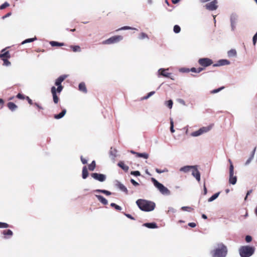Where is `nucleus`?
<instances>
[{
  "instance_id": "nucleus-34",
  "label": "nucleus",
  "mask_w": 257,
  "mask_h": 257,
  "mask_svg": "<svg viewBox=\"0 0 257 257\" xmlns=\"http://www.w3.org/2000/svg\"><path fill=\"white\" fill-rule=\"evenodd\" d=\"M36 40H37V38L36 37H35L34 38H33L27 39H26L25 40H24V41H23L22 42V44L23 45V44H26L28 43L33 42Z\"/></svg>"
},
{
  "instance_id": "nucleus-5",
  "label": "nucleus",
  "mask_w": 257,
  "mask_h": 257,
  "mask_svg": "<svg viewBox=\"0 0 257 257\" xmlns=\"http://www.w3.org/2000/svg\"><path fill=\"white\" fill-rule=\"evenodd\" d=\"M152 181L154 185L159 190L160 193L163 195H169L171 194L170 191L162 184L159 182L156 179L152 178Z\"/></svg>"
},
{
  "instance_id": "nucleus-1",
  "label": "nucleus",
  "mask_w": 257,
  "mask_h": 257,
  "mask_svg": "<svg viewBox=\"0 0 257 257\" xmlns=\"http://www.w3.org/2000/svg\"><path fill=\"white\" fill-rule=\"evenodd\" d=\"M68 76V75L66 74L60 76L55 81V85L57 87L56 88L55 86H52L51 88V92L53 96V101L55 104L58 103L59 100L57 94L60 93L63 89V86L61 83Z\"/></svg>"
},
{
  "instance_id": "nucleus-64",
  "label": "nucleus",
  "mask_w": 257,
  "mask_h": 257,
  "mask_svg": "<svg viewBox=\"0 0 257 257\" xmlns=\"http://www.w3.org/2000/svg\"><path fill=\"white\" fill-rule=\"evenodd\" d=\"M203 191H204V195H206L207 194V188L205 187V185H204Z\"/></svg>"
},
{
  "instance_id": "nucleus-12",
  "label": "nucleus",
  "mask_w": 257,
  "mask_h": 257,
  "mask_svg": "<svg viewBox=\"0 0 257 257\" xmlns=\"http://www.w3.org/2000/svg\"><path fill=\"white\" fill-rule=\"evenodd\" d=\"M91 177L96 180L103 182L106 180V176L102 174L94 173L91 174Z\"/></svg>"
},
{
  "instance_id": "nucleus-39",
  "label": "nucleus",
  "mask_w": 257,
  "mask_h": 257,
  "mask_svg": "<svg viewBox=\"0 0 257 257\" xmlns=\"http://www.w3.org/2000/svg\"><path fill=\"white\" fill-rule=\"evenodd\" d=\"M170 131L172 133L175 132V130L174 128V122L172 118H170Z\"/></svg>"
},
{
  "instance_id": "nucleus-11",
  "label": "nucleus",
  "mask_w": 257,
  "mask_h": 257,
  "mask_svg": "<svg viewBox=\"0 0 257 257\" xmlns=\"http://www.w3.org/2000/svg\"><path fill=\"white\" fill-rule=\"evenodd\" d=\"M169 70V68L165 69V68H160L158 70L157 72V76L158 77H160L161 76L170 78L172 80H174V78L171 77V73H168L167 72Z\"/></svg>"
},
{
  "instance_id": "nucleus-29",
  "label": "nucleus",
  "mask_w": 257,
  "mask_h": 257,
  "mask_svg": "<svg viewBox=\"0 0 257 257\" xmlns=\"http://www.w3.org/2000/svg\"><path fill=\"white\" fill-rule=\"evenodd\" d=\"M94 192L102 193L108 196L111 194V193L110 191L105 190L96 189Z\"/></svg>"
},
{
  "instance_id": "nucleus-9",
  "label": "nucleus",
  "mask_w": 257,
  "mask_h": 257,
  "mask_svg": "<svg viewBox=\"0 0 257 257\" xmlns=\"http://www.w3.org/2000/svg\"><path fill=\"white\" fill-rule=\"evenodd\" d=\"M198 62L200 66L203 67L209 66L213 63L212 60L208 58H200Z\"/></svg>"
},
{
  "instance_id": "nucleus-58",
  "label": "nucleus",
  "mask_w": 257,
  "mask_h": 257,
  "mask_svg": "<svg viewBox=\"0 0 257 257\" xmlns=\"http://www.w3.org/2000/svg\"><path fill=\"white\" fill-rule=\"evenodd\" d=\"M188 225L191 227H195L196 226V224L194 222H190L188 224Z\"/></svg>"
},
{
  "instance_id": "nucleus-35",
  "label": "nucleus",
  "mask_w": 257,
  "mask_h": 257,
  "mask_svg": "<svg viewBox=\"0 0 257 257\" xmlns=\"http://www.w3.org/2000/svg\"><path fill=\"white\" fill-rule=\"evenodd\" d=\"M96 166L95 162L93 161L88 166V169L90 171H93Z\"/></svg>"
},
{
  "instance_id": "nucleus-30",
  "label": "nucleus",
  "mask_w": 257,
  "mask_h": 257,
  "mask_svg": "<svg viewBox=\"0 0 257 257\" xmlns=\"http://www.w3.org/2000/svg\"><path fill=\"white\" fill-rule=\"evenodd\" d=\"M70 48L72 49L73 51L74 52H80L81 51V49L80 46L78 45L75 46H71Z\"/></svg>"
},
{
  "instance_id": "nucleus-56",
  "label": "nucleus",
  "mask_w": 257,
  "mask_h": 257,
  "mask_svg": "<svg viewBox=\"0 0 257 257\" xmlns=\"http://www.w3.org/2000/svg\"><path fill=\"white\" fill-rule=\"evenodd\" d=\"M81 161L83 164H86L87 163V160L83 158L82 156L81 157Z\"/></svg>"
},
{
  "instance_id": "nucleus-18",
  "label": "nucleus",
  "mask_w": 257,
  "mask_h": 257,
  "mask_svg": "<svg viewBox=\"0 0 257 257\" xmlns=\"http://www.w3.org/2000/svg\"><path fill=\"white\" fill-rule=\"evenodd\" d=\"M11 57V55L9 51H6V49H4L1 51V53L0 54V58L1 59H4L5 58H10Z\"/></svg>"
},
{
  "instance_id": "nucleus-49",
  "label": "nucleus",
  "mask_w": 257,
  "mask_h": 257,
  "mask_svg": "<svg viewBox=\"0 0 257 257\" xmlns=\"http://www.w3.org/2000/svg\"><path fill=\"white\" fill-rule=\"evenodd\" d=\"M156 172L159 174H161V173L168 172V170L167 169H165L163 170H160V169L157 168V169H156Z\"/></svg>"
},
{
  "instance_id": "nucleus-38",
  "label": "nucleus",
  "mask_w": 257,
  "mask_h": 257,
  "mask_svg": "<svg viewBox=\"0 0 257 257\" xmlns=\"http://www.w3.org/2000/svg\"><path fill=\"white\" fill-rule=\"evenodd\" d=\"M8 58H5L4 59H2L4 61L3 65L6 66H9L11 65V62L8 60Z\"/></svg>"
},
{
  "instance_id": "nucleus-3",
  "label": "nucleus",
  "mask_w": 257,
  "mask_h": 257,
  "mask_svg": "<svg viewBox=\"0 0 257 257\" xmlns=\"http://www.w3.org/2000/svg\"><path fill=\"white\" fill-rule=\"evenodd\" d=\"M136 204L141 210L146 212L153 211L156 206L154 202L142 199L137 200Z\"/></svg>"
},
{
  "instance_id": "nucleus-43",
  "label": "nucleus",
  "mask_w": 257,
  "mask_h": 257,
  "mask_svg": "<svg viewBox=\"0 0 257 257\" xmlns=\"http://www.w3.org/2000/svg\"><path fill=\"white\" fill-rule=\"evenodd\" d=\"M9 227V225L5 222H0V228H7Z\"/></svg>"
},
{
  "instance_id": "nucleus-47",
  "label": "nucleus",
  "mask_w": 257,
  "mask_h": 257,
  "mask_svg": "<svg viewBox=\"0 0 257 257\" xmlns=\"http://www.w3.org/2000/svg\"><path fill=\"white\" fill-rule=\"evenodd\" d=\"M10 6V4L8 2H5L4 4L0 6V9L3 10L5 9L6 8L9 7Z\"/></svg>"
},
{
  "instance_id": "nucleus-17",
  "label": "nucleus",
  "mask_w": 257,
  "mask_h": 257,
  "mask_svg": "<svg viewBox=\"0 0 257 257\" xmlns=\"http://www.w3.org/2000/svg\"><path fill=\"white\" fill-rule=\"evenodd\" d=\"M115 185L120 191L125 192L126 194H127L128 190L127 188L123 184L121 183L120 182L117 181L116 182Z\"/></svg>"
},
{
  "instance_id": "nucleus-16",
  "label": "nucleus",
  "mask_w": 257,
  "mask_h": 257,
  "mask_svg": "<svg viewBox=\"0 0 257 257\" xmlns=\"http://www.w3.org/2000/svg\"><path fill=\"white\" fill-rule=\"evenodd\" d=\"M193 168H195V166L187 165L180 168L179 171L186 173L192 171Z\"/></svg>"
},
{
  "instance_id": "nucleus-55",
  "label": "nucleus",
  "mask_w": 257,
  "mask_h": 257,
  "mask_svg": "<svg viewBox=\"0 0 257 257\" xmlns=\"http://www.w3.org/2000/svg\"><path fill=\"white\" fill-rule=\"evenodd\" d=\"M17 97V98H18L19 99H24L25 98L24 95L21 93L18 94Z\"/></svg>"
},
{
  "instance_id": "nucleus-48",
  "label": "nucleus",
  "mask_w": 257,
  "mask_h": 257,
  "mask_svg": "<svg viewBox=\"0 0 257 257\" xmlns=\"http://www.w3.org/2000/svg\"><path fill=\"white\" fill-rule=\"evenodd\" d=\"M257 41V32L255 33V34L253 36L252 38V43L253 45L255 46L256 45V42Z\"/></svg>"
},
{
  "instance_id": "nucleus-8",
  "label": "nucleus",
  "mask_w": 257,
  "mask_h": 257,
  "mask_svg": "<svg viewBox=\"0 0 257 257\" xmlns=\"http://www.w3.org/2000/svg\"><path fill=\"white\" fill-rule=\"evenodd\" d=\"M212 128V126H204L199 128L198 130L195 131L191 134V136L193 137H197L206 133Z\"/></svg>"
},
{
  "instance_id": "nucleus-13",
  "label": "nucleus",
  "mask_w": 257,
  "mask_h": 257,
  "mask_svg": "<svg viewBox=\"0 0 257 257\" xmlns=\"http://www.w3.org/2000/svg\"><path fill=\"white\" fill-rule=\"evenodd\" d=\"M217 2L216 0H214L213 1L205 5V7L206 9L210 11L215 10L217 8Z\"/></svg>"
},
{
  "instance_id": "nucleus-52",
  "label": "nucleus",
  "mask_w": 257,
  "mask_h": 257,
  "mask_svg": "<svg viewBox=\"0 0 257 257\" xmlns=\"http://www.w3.org/2000/svg\"><path fill=\"white\" fill-rule=\"evenodd\" d=\"M179 71H180V72L184 73V72H189L190 71V70L188 68H182L180 69Z\"/></svg>"
},
{
  "instance_id": "nucleus-36",
  "label": "nucleus",
  "mask_w": 257,
  "mask_h": 257,
  "mask_svg": "<svg viewBox=\"0 0 257 257\" xmlns=\"http://www.w3.org/2000/svg\"><path fill=\"white\" fill-rule=\"evenodd\" d=\"M136 30L137 29L135 28H132V27H131L129 26H124V27H122L117 29L116 31H120V30Z\"/></svg>"
},
{
  "instance_id": "nucleus-19",
  "label": "nucleus",
  "mask_w": 257,
  "mask_h": 257,
  "mask_svg": "<svg viewBox=\"0 0 257 257\" xmlns=\"http://www.w3.org/2000/svg\"><path fill=\"white\" fill-rule=\"evenodd\" d=\"M3 234L5 235L4 238L5 239H8L13 236V232L11 230L8 229L4 230L3 232Z\"/></svg>"
},
{
  "instance_id": "nucleus-41",
  "label": "nucleus",
  "mask_w": 257,
  "mask_h": 257,
  "mask_svg": "<svg viewBox=\"0 0 257 257\" xmlns=\"http://www.w3.org/2000/svg\"><path fill=\"white\" fill-rule=\"evenodd\" d=\"M110 206L111 207H114V208L117 210H121L122 209L121 207L120 206L116 205L114 203H111L110 204Z\"/></svg>"
},
{
  "instance_id": "nucleus-6",
  "label": "nucleus",
  "mask_w": 257,
  "mask_h": 257,
  "mask_svg": "<svg viewBox=\"0 0 257 257\" xmlns=\"http://www.w3.org/2000/svg\"><path fill=\"white\" fill-rule=\"evenodd\" d=\"M123 39V37L119 35L112 36L103 41L102 44L103 45H110L117 43Z\"/></svg>"
},
{
  "instance_id": "nucleus-23",
  "label": "nucleus",
  "mask_w": 257,
  "mask_h": 257,
  "mask_svg": "<svg viewBox=\"0 0 257 257\" xmlns=\"http://www.w3.org/2000/svg\"><path fill=\"white\" fill-rule=\"evenodd\" d=\"M66 113V110L63 109L60 113L54 115L55 119H58L62 118Z\"/></svg>"
},
{
  "instance_id": "nucleus-46",
  "label": "nucleus",
  "mask_w": 257,
  "mask_h": 257,
  "mask_svg": "<svg viewBox=\"0 0 257 257\" xmlns=\"http://www.w3.org/2000/svg\"><path fill=\"white\" fill-rule=\"evenodd\" d=\"M155 93V91H151L150 92H149L147 95L144 96L143 97V99H148L150 97H151V96H152Z\"/></svg>"
},
{
  "instance_id": "nucleus-53",
  "label": "nucleus",
  "mask_w": 257,
  "mask_h": 257,
  "mask_svg": "<svg viewBox=\"0 0 257 257\" xmlns=\"http://www.w3.org/2000/svg\"><path fill=\"white\" fill-rule=\"evenodd\" d=\"M176 210L175 208H174L172 207H169L168 208V212H172V213H175L176 212Z\"/></svg>"
},
{
  "instance_id": "nucleus-60",
  "label": "nucleus",
  "mask_w": 257,
  "mask_h": 257,
  "mask_svg": "<svg viewBox=\"0 0 257 257\" xmlns=\"http://www.w3.org/2000/svg\"><path fill=\"white\" fill-rule=\"evenodd\" d=\"M189 70H190V71H191L192 72L197 73V69L194 67H193Z\"/></svg>"
},
{
  "instance_id": "nucleus-4",
  "label": "nucleus",
  "mask_w": 257,
  "mask_h": 257,
  "mask_svg": "<svg viewBox=\"0 0 257 257\" xmlns=\"http://www.w3.org/2000/svg\"><path fill=\"white\" fill-rule=\"evenodd\" d=\"M254 247L249 245L242 246L238 250L241 257H250L254 253Z\"/></svg>"
},
{
  "instance_id": "nucleus-10",
  "label": "nucleus",
  "mask_w": 257,
  "mask_h": 257,
  "mask_svg": "<svg viewBox=\"0 0 257 257\" xmlns=\"http://www.w3.org/2000/svg\"><path fill=\"white\" fill-rule=\"evenodd\" d=\"M238 17L235 14H232L230 15V21L231 29L232 31H234L236 29V26L238 22Z\"/></svg>"
},
{
  "instance_id": "nucleus-31",
  "label": "nucleus",
  "mask_w": 257,
  "mask_h": 257,
  "mask_svg": "<svg viewBox=\"0 0 257 257\" xmlns=\"http://www.w3.org/2000/svg\"><path fill=\"white\" fill-rule=\"evenodd\" d=\"M219 194H220V192H217V193L213 194L211 197H210L208 199V201L209 202H210L214 201L219 196Z\"/></svg>"
},
{
  "instance_id": "nucleus-24",
  "label": "nucleus",
  "mask_w": 257,
  "mask_h": 257,
  "mask_svg": "<svg viewBox=\"0 0 257 257\" xmlns=\"http://www.w3.org/2000/svg\"><path fill=\"white\" fill-rule=\"evenodd\" d=\"M8 107L12 111L16 110L17 108V106L12 102H10L8 103Z\"/></svg>"
},
{
  "instance_id": "nucleus-57",
  "label": "nucleus",
  "mask_w": 257,
  "mask_h": 257,
  "mask_svg": "<svg viewBox=\"0 0 257 257\" xmlns=\"http://www.w3.org/2000/svg\"><path fill=\"white\" fill-rule=\"evenodd\" d=\"M131 183L134 185V186H138L139 185V183L138 182H137L135 180L132 179L131 180Z\"/></svg>"
},
{
  "instance_id": "nucleus-40",
  "label": "nucleus",
  "mask_w": 257,
  "mask_h": 257,
  "mask_svg": "<svg viewBox=\"0 0 257 257\" xmlns=\"http://www.w3.org/2000/svg\"><path fill=\"white\" fill-rule=\"evenodd\" d=\"M139 39H149V37L148 36V35L145 34V33H141L140 34V36H139Z\"/></svg>"
},
{
  "instance_id": "nucleus-59",
  "label": "nucleus",
  "mask_w": 257,
  "mask_h": 257,
  "mask_svg": "<svg viewBox=\"0 0 257 257\" xmlns=\"http://www.w3.org/2000/svg\"><path fill=\"white\" fill-rule=\"evenodd\" d=\"M124 215L127 217H128V218H130L132 220H135V218L130 214H124Z\"/></svg>"
},
{
  "instance_id": "nucleus-25",
  "label": "nucleus",
  "mask_w": 257,
  "mask_h": 257,
  "mask_svg": "<svg viewBox=\"0 0 257 257\" xmlns=\"http://www.w3.org/2000/svg\"><path fill=\"white\" fill-rule=\"evenodd\" d=\"M143 226L149 228H157V225L156 223H146L143 224Z\"/></svg>"
},
{
  "instance_id": "nucleus-20",
  "label": "nucleus",
  "mask_w": 257,
  "mask_h": 257,
  "mask_svg": "<svg viewBox=\"0 0 257 257\" xmlns=\"http://www.w3.org/2000/svg\"><path fill=\"white\" fill-rule=\"evenodd\" d=\"M79 90L83 92L84 93H86L87 92V88L84 82H81L78 85Z\"/></svg>"
},
{
  "instance_id": "nucleus-28",
  "label": "nucleus",
  "mask_w": 257,
  "mask_h": 257,
  "mask_svg": "<svg viewBox=\"0 0 257 257\" xmlns=\"http://www.w3.org/2000/svg\"><path fill=\"white\" fill-rule=\"evenodd\" d=\"M118 165L125 171H127L129 169L128 167L125 165L122 162H119Z\"/></svg>"
},
{
  "instance_id": "nucleus-42",
  "label": "nucleus",
  "mask_w": 257,
  "mask_h": 257,
  "mask_svg": "<svg viewBox=\"0 0 257 257\" xmlns=\"http://www.w3.org/2000/svg\"><path fill=\"white\" fill-rule=\"evenodd\" d=\"M181 209L183 211H188V212H190L191 211H192L193 210V208H192L191 207H189V206H183V207H182Z\"/></svg>"
},
{
  "instance_id": "nucleus-26",
  "label": "nucleus",
  "mask_w": 257,
  "mask_h": 257,
  "mask_svg": "<svg viewBox=\"0 0 257 257\" xmlns=\"http://www.w3.org/2000/svg\"><path fill=\"white\" fill-rule=\"evenodd\" d=\"M88 176V172L87 171V169L86 166L83 167L82 169V178L85 179Z\"/></svg>"
},
{
  "instance_id": "nucleus-2",
  "label": "nucleus",
  "mask_w": 257,
  "mask_h": 257,
  "mask_svg": "<svg viewBox=\"0 0 257 257\" xmlns=\"http://www.w3.org/2000/svg\"><path fill=\"white\" fill-rule=\"evenodd\" d=\"M228 254V248L222 242L218 243L210 251L211 257H226Z\"/></svg>"
},
{
  "instance_id": "nucleus-61",
  "label": "nucleus",
  "mask_w": 257,
  "mask_h": 257,
  "mask_svg": "<svg viewBox=\"0 0 257 257\" xmlns=\"http://www.w3.org/2000/svg\"><path fill=\"white\" fill-rule=\"evenodd\" d=\"M26 99L27 100H28V102L29 104H33V101L32 100L29 98V97L28 96H27L26 97Z\"/></svg>"
},
{
  "instance_id": "nucleus-54",
  "label": "nucleus",
  "mask_w": 257,
  "mask_h": 257,
  "mask_svg": "<svg viewBox=\"0 0 257 257\" xmlns=\"http://www.w3.org/2000/svg\"><path fill=\"white\" fill-rule=\"evenodd\" d=\"M252 240V237L250 235H246L245 236V241L247 242H249L251 241Z\"/></svg>"
},
{
  "instance_id": "nucleus-15",
  "label": "nucleus",
  "mask_w": 257,
  "mask_h": 257,
  "mask_svg": "<svg viewBox=\"0 0 257 257\" xmlns=\"http://www.w3.org/2000/svg\"><path fill=\"white\" fill-rule=\"evenodd\" d=\"M230 62L226 59H220L217 61L216 64L213 65L214 67H218L221 66L229 65Z\"/></svg>"
},
{
  "instance_id": "nucleus-27",
  "label": "nucleus",
  "mask_w": 257,
  "mask_h": 257,
  "mask_svg": "<svg viewBox=\"0 0 257 257\" xmlns=\"http://www.w3.org/2000/svg\"><path fill=\"white\" fill-rule=\"evenodd\" d=\"M50 44L53 47L64 46V44L63 43H59L56 41H50Z\"/></svg>"
},
{
  "instance_id": "nucleus-51",
  "label": "nucleus",
  "mask_w": 257,
  "mask_h": 257,
  "mask_svg": "<svg viewBox=\"0 0 257 257\" xmlns=\"http://www.w3.org/2000/svg\"><path fill=\"white\" fill-rule=\"evenodd\" d=\"M132 175H135L136 176H140L141 174L140 172L138 171H132L131 173Z\"/></svg>"
},
{
  "instance_id": "nucleus-50",
  "label": "nucleus",
  "mask_w": 257,
  "mask_h": 257,
  "mask_svg": "<svg viewBox=\"0 0 257 257\" xmlns=\"http://www.w3.org/2000/svg\"><path fill=\"white\" fill-rule=\"evenodd\" d=\"M223 87H220L218 89H214L212 91H211V93H218L219 92L220 90H221L222 89H223Z\"/></svg>"
},
{
  "instance_id": "nucleus-62",
  "label": "nucleus",
  "mask_w": 257,
  "mask_h": 257,
  "mask_svg": "<svg viewBox=\"0 0 257 257\" xmlns=\"http://www.w3.org/2000/svg\"><path fill=\"white\" fill-rule=\"evenodd\" d=\"M203 70H204V68H203V67H199V68H197V73H199L201 72Z\"/></svg>"
},
{
  "instance_id": "nucleus-7",
  "label": "nucleus",
  "mask_w": 257,
  "mask_h": 257,
  "mask_svg": "<svg viewBox=\"0 0 257 257\" xmlns=\"http://www.w3.org/2000/svg\"><path fill=\"white\" fill-rule=\"evenodd\" d=\"M229 162L230 164L229 182L230 184L234 185L236 183L237 177L234 175V168L230 160H229Z\"/></svg>"
},
{
  "instance_id": "nucleus-33",
  "label": "nucleus",
  "mask_w": 257,
  "mask_h": 257,
  "mask_svg": "<svg viewBox=\"0 0 257 257\" xmlns=\"http://www.w3.org/2000/svg\"><path fill=\"white\" fill-rule=\"evenodd\" d=\"M227 54L229 57H235L236 55V51L234 49H231L228 52Z\"/></svg>"
},
{
  "instance_id": "nucleus-14",
  "label": "nucleus",
  "mask_w": 257,
  "mask_h": 257,
  "mask_svg": "<svg viewBox=\"0 0 257 257\" xmlns=\"http://www.w3.org/2000/svg\"><path fill=\"white\" fill-rule=\"evenodd\" d=\"M191 172L192 176L197 181L199 182L200 181V173L197 169V166H195V168H193Z\"/></svg>"
},
{
  "instance_id": "nucleus-32",
  "label": "nucleus",
  "mask_w": 257,
  "mask_h": 257,
  "mask_svg": "<svg viewBox=\"0 0 257 257\" xmlns=\"http://www.w3.org/2000/svg\"><path fill=\"white\" fill-rule=\"evenodd\" d=\"M137 157H140V158H143L144 159H148L149 158V154L146 153H138L137 154Z\"/></svg>"
},
{
  "instance_id": "nucleus-21",
  "label": "nucleus",
  "mask_w": 257,
  "mask_h": 257,
  "mask_svg": "<svg viewBox=\"0 0 257 257\" xmlns=\"http://www.w3.org/2000/svg\"><path fill=\"white\" fill-rule=\"evenodd\" d=\"M255 150H256V149L254 148L253 149V150L252 151L250 156L245 162V165L247 166V165H249L250 163V162L252 161V159L254 158Z\"/></svg>"
},
{
  "instance_id": "nucleus-63",
  "label": "nucleus",
  "mask_w": 257,
  "mask_h": 257,
  "mask_svg": "<svg viewBox=\"0 0 257 257\" xmlns=\"http://www.w3.org/2000/svg\"><path fill=\"white\" fill-rule=\"evenodd\" d=\"M12 15V13H8L7 14H6L5 16H3V19H5V18H7V17H10V16H11Z\"/></svg>"
},
{
  "instance_id": "nucleus-45",
  "label": "nucleus",
  "mask_w": 257,
  "mask_h": 257,
  "mask_svg": "<svg viewBox=\"0 0 257 257\" xmlns=\"http://www.w3.org/2000/svg\"><path fill=\"white\" fill-rule=\"evenodd\" d=\"M116 152H117V151L116 149H112V148H111L110 154V155L113 156V158H114L116 157Z\"/></svg>"
},
{
  "instance_id": "nucleus-37",
  "label": "nucleus",
  "mask_w": 257,
  "mask_h": 257,
  "mask_svg": "<svg viewBox=\"0 0 257 257\" xmlns=\"http://www.w3.org/2000/svg\"><path fill=\"white\" fill-rule=\"evenodd\" d=\"M173 31L175 33H179L181 31V28L178 25H175L173 28Z\"/></svg>"
},
{
  "instance_id": "nucleus-22",
  "label": "nucleus",
  "mask_w": 257,
  "mask_h": 257,
  "mask_svg": "<svg viewBox=\"0 0 257 257\" xmlns=\"http://www.w3.org/2000/svg\"><path fill=\"white\" fill-rule=\"evenodd\" d=\"M96 197L98 199V200L103 204L106 205L108 203L107 200L104 198L102 196L96 195Z\"/></svg>"
},
{
  "instance_id": "nucleus-44",
  "label": "nucleus",
  "mask_w": 257,
  "mask_h": 257,
  "mask_svg": "<svg viewBox=\"0 0 257 257\" xmlns=\"http://www.w3.org/2000/svg\"><path fill=\"white\" fill-rule=\"evenodd\" d=\"M173 101L172 100H169L165 102L166 105L170 108H172L173 106Z\"/></svg>"
}]
</instances>
